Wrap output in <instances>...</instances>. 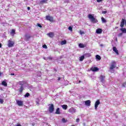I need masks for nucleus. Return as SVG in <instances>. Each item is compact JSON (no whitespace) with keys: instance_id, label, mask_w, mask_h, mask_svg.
<instances>
[{"instance_id":"nucleus-18","label":"nucleus","mask_w":126,"mask_h":126,"mask_svg":"<svg viewBox=\"0 0 126 126\" xmlns=\"http://www.w3.org/2000/svg\"><path fill=\"white\" fill-rule=\"evenodd\" d=\"M48 2V0H41L40 1V4H43V3H47Z\"/></svg>"},{"instance_id":"nucleus-8","label":"nucleus","mask_w":126,"mask_h":126,"mask_svg":"<svg viewBox=\"0 0 126 126\" xmlns=\"http://www.w3.org/2000/svg\"><path fill=\"white\" fill-rule=\"evenodd\" d=\"M75 112H76V110L73 107H71L68 110V112L71 113V114H74Z\"/></svg>"},{"instance_id":"nucleus-50","label":"nucleus","mask_w":126,"mask_h":126,"mask_svg":"<svg viewBox=\"0 0 126 126\" xmlns=\"http://www.w3.org/2000/svg\"><path fill=\"white\" fill-rule=\"evenodd\" d=\"M100 47H103V44H100Z\"/></svg>"},{"instance_id":"nucleus-49","label":"nucleus","mask_w":126,"mask_h":126,"mask_svg":"<svg viewBox=\"0 0 126 126\" xmlns=\"http://www.w3.org/2000/svg\"><path fill=\"white\" fill-rule=\"evenodd\" d=\"M0 48H1V43H0Z\"/></svg>"},{"instance_id":"nucleus-28","label":"nucleus","mask_w":126,"mask_h":126,"mask_svg":"<svg viewBox=\"0 0 126 126\" xmlns=\"http://www.w3.org/2000/svg\"><path fill=\"white\" fill-rule=\"evenodd\" d=\"M85 57H87V58H89V57H91V54L90 53H87L85 54Z\"/></svg>"},{"instance_id":"nucleus-5","label":"nucleus","mask_w":126,"mask_h":126,"mask_svg":"<svg viewBox=\"0 0 126 126\" xmlns=\"http://www.w3.org/2000/svg\"><path fill=\"white\" fill-rule=\"evenodd\" d=\"M8 47L9 48H11L13 47V45H14V42H13V41L8 40Z\"/></svg>"},{"instance_id":"nucleus-12","label":"nucleus","mask_w":126,"mask_h":126,"mask_svg":"<svg viewBox=\"0 0 126 126\" xmlns=\"http://www.w3.org/2000/svg\"><path fill=\"white\" fill-rule=\"evenodd\" d=\"M31 38V36H30V34H27L25 35V39L26 41H28L29 39Z\"/></svg>"},{"instance_id":"nucleus-10","label":"nucleus","mask_w":126,"mask_h":126,"mask_svg":"<svg viewBox=\"0 0 126 126\" xmlns=\"http://www.w3.org/2000/svg\"><path fill=\"white\" fill-rule=\"evenodd\" d=\"M100 80L101 81V82H102V83H104L105 82V76L101 75L100 77Z\"/></svg>"},{"instance_id":"nucleus-26","label":"nucleus","mask_w":126,"mask_h":126,"mask_svg":"<svg viewBox=\"0 0 126 126\" xmlns=\"http://www.w3.org/2000/svg\"><path fill=\"white\" fill-rule=\"evenodd\" d=\"M95 58L96 60H98V61H100V60H101V56L98 55L95 56Z\"/></svg>"},{"instance_id":"nucleus-42","label":"nucleus","mask_w":126,"mask_h":126,"mask_svg":"<svg viewBox=\"0 0 126 126\" xmlns=\"http://www.w3.org/2000/svg\"><path fill=\"white\" fill-rule=\"evenodd\" d=\"M62 122H63V123L65 122V119H64V118L62 119Z\"/></svg>"},{"instance_id":"nucleus-15","label":"nucleus","mask_w":126,"mask_h":126,"mask_svg":"<svg viewBox=\"0 0 126 126\" xmlns=\"http://www.w3.org/2000/svg\"><path fill=\"white\" fill-rule=\"evenodd\" d=\"M25 83H26V82L25 81H19L18 83V84L19 85H21L22 87L23 86V85H24V84H25Z\"/></svg>"},{"instance_id":"nucleus-24","label":"nucleus","mask_w":126,"mask_h":126,"mask_svg":"<svg viewBox=\"0 0 126 126\" xmlns=\"http://www.w3.org/2000/svg\"><path fill=\"white\" fill-rule=\"evenodd\" d=\"M79 48H85V45H84V44H83V43H80L79 44Z\"/></svg>"},{"instance_id":"nucleus-17","label":"nucleus","mask_w":126,"mask_h":126,"mask_svg":"<svg viewBox=\"0 0 126 126\" xmlns=\"http://www.w3.org/2000/svg\"><path fill=\"white\" fill-rule=\"evenodd\" d=\"M96 33L97 34H101L102 33V29H98L96 30Z\"/></svg>"},{"instance_id":"nucleus-3","label":"nucleus","mask_w":126,"mask_h":126,"mask_svg":"<svg viewBox=\"0 0 126 126\" xmlns=\"http://www.w3.org/2000/svg\"><path fill=\"white\" fill-rule=\"evenodd\" d=\"M116 67V62L115 61H112L111 63V64L110 65V67L109 69L112 70V69H114Z\"/></svg>"},{"instance_id":"nucleus-40","label":"nucleus","mask_w":126,"mask_h":126,"mask_svg":"<svg viewBox=\"0 0 126 126\" xmlns=\"http://www.w3.org/2000/svg\"><path fill=\"white\" fill-rule=\"evenodd\" d=\"M80 33L81 34V35H83V34H84V32H82V31H80Z\"/></svg>"},{"instance_id":"nucleus-30","label":"nucleus","mask_w":126,"mask_h":126,"mask_svg":"<svg viewBox=\"0 0 126 126\" xmlns=\"http://www.w3.org/2000/svg\"><path fill=\"white\" fill-rule=\"evenodd\" d=\"M36 103L37 105H39V104H40V100H39V99L37 98L36 99Z\"/></svg>"},{"instance_id":"nucleus-32","label":"nucleus","mask_w":126,"mask_h":126,"mask_svg":"<svg viewBox=\"0 0 126 126\" xmlns=\"http://www.w3.org/2000/svg\"><path fill=\"white\" fill-rule=\"evenodd\" d=\"M15 33V30H12L11 32V34H14Z\"/></svg>"},{"instance_id":"nucleus-22","label":"nucleus","mask_w":126,"mask_h":126,"mask_svg":"<svg viewBox=\"0 0 126 126\" xmlns=\"http://www.w3.org/2000/svg\"><path fill=\"white\" fill-rule=\"evenodd\" d=\"M2 85H3V86L6 87L7 86V83H6V82L3 81L1 83Z\"/></svg>"},{"instance_id":"nucleus-51","label":"nucleus","mask_w":126,"mask_h":126,"mask_svg":"<svg viewBox=\"0 0 126 126\" xmlns=\"http://www.w3.org/2000/svg\"><path fill=\"white\" fill-rule=\"evenodd\" d=\"M11 75H14V73H11Z\"/></svg>"},{"instance_id":"nucleus-23","label":"nucleus","mask_w":126,"mask_h":126,"mask_svg":"<svg viewBox=\"0 0 126 126\" xmlns=\"http://www.w3.org/2000/svg\"><path fill=\"white\" fill-rule=\"evenodd\" d=\"M18 90L19 92H20V93H22V92L23 91V87L21 86L20 88L18 89Z\"/></svg>"},{"instance_id":"nucleus-48","label":"nucleus","mask_w":126,"mask_h":126,"mask_svg":"<svg viewBox=\"0 0 126 126\" xmlns=\"http://www.w3.org/2000/svg\"><path fill=\"white\" fill-rule=\"evenodd\" d=\"M43 59H44V60H45L46 61H47V58H46L44 57Z\"/></svg>"},{"instance_id":"nucleus-31","label":"nucleus","mask_w":126,"mask_h":126,"mask_svg":"<svg viewBox=\"0 0 126 126\" xmlns=\"http://www.w3.org/2000/svg\"><path fill=\"white\" fill-rule=\"evenodd\" d=\"M29 96H30V94L28 93L26 94L25 95V97H29Z\"/></svg>"},{"instance_id":"nucleus-35","label":"nucleus","mask_w":126,"mask_h":126,"mask_svg":"<svg viewBox=\"0 0 126 126\" xmlns=\"http://www.w3.org/2000/svg\"><path fill=\"white\" fill-rule=\"evenodd\" d=\"M122 36H123V33H120L119 34H118V37H122Z\"/></svg>"},{"instance_id":"nucleus-52","label":"nucleus","mask_w":126,"mask_h":126,"mask_svg":"<svg viewBox=\"0 0 126 126\" xmlns=\"http://www.w3.org/2000/svg\"><path fill=\"white\" fill-rule=\"evenodd\" d=\"M1 76V73H0V76Z\"/></svg>"},{"instance_id":"nucleus-27","label":"nucleus","mask_w":126,"mask_h":126,"mask_svg":"<svg viewBox=\"0 0 126 126\" xmlns=\"http://www.w3.org/2000/svg\"><path fill=\"white\" fill-rule=\"evenodd\" d=\"M84 60V56H82L80 57V60L79 61L80 62H82V61H83Z\"/></svg>"},{"instance_id":"nucleus-47","label":"nucleus","mask_w":126,"mask_h":126,"mask_svg":"<svg viewBox=\"0 0 126 126\" xmlns=\"http://www.w3.org/2000/svg\"><path fill=\"white\" fill-rule=\"evenodd\" d=\"M28 10H30V7H28Z\"/></svg>"},{"instance_id":"nucleus-43","label":"nucleus","mask_w":126,"mask_h":126,"mask_svg":"<svg viewBox=\"0 0 126 126\" xmlns=\"http://www.w3.org/2000/svg\"><path fill=\"white\" fill-rule=\"evenodd\" d=\"M102 0H96V1L97 2H101V1H102Z\"/></svg>"},{"instance_id":"nucleus-21","label":"nucleus","mask_w":126,"mask_h":126,"mask_svg":"<svg viewBox=\"0 0 126 126\" xmlns=\"http://www.w3.org/2000/svg\"><path fill=\"white\" fill-rule=\"evenodd\" d=\"M62 107L63 110H66L67 109V105L64 104L62 105Z\"/></svg>"},{"instance_id":"nucleus-14","label":"nucleus","mask_w":126,"mask_h":126,"mask_svg":"<svg viewBox=\"0 0 126 126\" xmlns=\"http://www.w3.org/2000/svg\"><path fill=\"white\" fill-rule=\"evenodd\" d=\"M113 51H114L115 52V53H116V54H117V55H119V51H118V49H117V47H113Z\"/></svg>"},{"instance_id":"nucleus-4","label":"nucleus","mask_w":126,"mask_h":126,"mask_svg":"<svg viewBox=\"0 0 126 126\" xmlns=\"http://www.w3.org/2000/svg\"><path fill=\"white\" fill-rule=\"evenodd\" d=\"M54 110L55 108L54 106V104H51L49 107V111L50 112V113H53Z\"/></svg>"},{"instance_id":"nucleus-2","label":"nucleus","mask_w":126,"mask_h":126,"mask_svg":"<svg viewBox=\"0 0 126 126\" xmlns=\"http://www.w3.org/2000/svg\"><path fill=\"white\" fill-rule=\"evenodd\" d=\"M16 102L18 106H19L20 107H22V106H23V104L24 103V101L23 100H16Z\"/></svg>"},{"instance_id":"nucleus-6","label":"nucleus","mask_w":126,"mask_h":126,"mask_svg":"<svg viewBox=\"0 0 126 126\" xmlns=\"http://www.w3.org/2000/svg\"><path fill=\"white\" fill-rule=\"evenodd\" d=\"M99 105H100V100H97L95 102V104H94L95 110H97V108H98V106H99Z\"/></svg>"},{"instance_id":"nucleus-9","label":"nucleus","mask_w":126,"mask_h":126,"mask_svg":"<svg viewBox=\"0 0 126 126\" xmlns=\"http://www.w3.org/2000/svg\"><path fill=\"white\" fill-rule=\"evenodd\" d=\"M85 104L86 106H88V107H89L91 104V101H90V100H88L85 101Z\"/></svg>"},{"instance_id":"nucleus-29","label":"nucleus","mask_w":126,"mask_h":126,"mask_svg":"<svg viewBox=\"0 0 126 126\" xmlns=\"http://www.w3.org/2000/svg\"><path fill=\"white\" fill-rule=\"evenodd\" d=\"M61 45H65V44H66V41L63 40L61 42Z\"/></svg>"},{"instance_id":"nucleus-38","label":"nucleus","mask_w":126,"mask_h":126,"mask_svg":"<svg viewBox=\"0 0 126 126\" xmlns=\"http://www.w3.org/2000/svg\"><path fill=\"white\" fill-rule=\"evenodd\" d=\"M80 121V120L79 119V118H77V119L76 120V123H79Z\"/></svg>"},{"instance_id":"nucleus-36","label":"nucleus","mask_w":126,"mask_h":126,"mask_svg":"<svg viewBox=\"0 0 126 126\" xmlns=\"http://www.w3.org/2000/svg\"><path fill=\"white\" fill-rule=\"evenodd\" d=\"M37 26L38 27H39L40 28H42V25H41V24H37Z\"/></svg>"},{"instance_id":"nucleus-37","label":"nucleus","mask_w":126,"mask_h":126,"mask_svg":"<svg viewBox=\"0 0 126 126\" xmlns=\"http://www.w3.org/2000/svg\"><path fill=\"white\" fill-rule=\"evenodd\" d=\"M42 47L44 49H47V45H46V44L43 45Z\"/></svg>"},{"instance_id":"nucleus-46","label":"nucleus","mask_w":126,"mask_h":126,"mask_svg":"<svg viewBox=\"0 0 126 126\" xmlns=\"http://www.w3.org/2000/svg\"><path fill=\"white\" fill-rule=\"evenodd\" d=\"M61 78H61V77L58 78V81H60V80H61Z\"/></svg>"},{"instance_id":"nucleus-1","label":"nucleus","mask_w":126,"mask_h":126,"mask_svg":"<svg viewBox=\"0 0 126 126\" xmlns=\"http://www.w3.org/2000/svg\"><path fill=\"white\" fill-rule=\"evenodd\" d=\"M88 18H89V19H90L91 22H93V23H97V22H98V20L95 19V18H94V16L92 14H89L88 15Z\"/></svg>"},{"instance_id":"nucleus-39","label":"nucleus","mask_w":126,"mask_h":126,"mask_svg":"<svg viewBox=\"0 0 126 126\" xmlns=\"http://www.w3.org/2000/svg\"><path fill=\"white\" fill-rule=\"evenodd\" d=\"M102 13L103 14H106V13H107V11H103L102 12Z\"/></svg>"},{"instance_id":"nucleus-53","label":"nucleus","mask_w":126,"mask_h":126,"mask_svg":"<svg viewBox=\"0 0 126 126\" xmlns=\"http://www.w3.org/2000/svg\"><path fill=\"white\" fill-rule=\"evenodd\" d=\"M79 83H80L81 82V81H79Z\"/></svg>"},{"instance_id":"nucleus-7","label":"nucleus","mask_w":126,"mask_h":126,"mask_svg":"<svg viewBox=\"0 0 126 126\" xmlns=\"http://www.w3.org/2000/svg\"><path fill=\"white\" fill-rule=\"evenodd\" d=\"M46 17L47 20L50 21V22H52V21H54V18L53 17L50 16H46Z\"/></svg>"},{"instance_id":"nucleus-54","label":"nucleus","mask_w":126,"mask_h":126,"mask_svg":"<svg viewBox=\"0 0 126 126\" xmlns=\"http://www.w3.org/2000/svg\"><path fill=\"white\" fill-rule=\"evenodd\" d=\"M125 24H126V22H125Z\"/></svg>"},{"instance_id":"nucleus-11","label":"nucleus","mask_w":126,"mask_h":126,"mask_svg":"<svg viewBox=\"0 0 126 126\" xmlns=\"http://www.w3.org/2000/svg\"><path fill=\"white\" fill-rule=\"evenodd\" d=\"M91 70L94 72L98 71V70H99V68L97 67H94L91 68Z\"/></svg>"},{"instance_id":"nucleus-41","label":"nucleus","mask_w":126,"mask_h":126,"mask_svg":"<svg viewBox=\"0 0 126 126\" xmlns=\"http://www.w3.org/2000/svg\"><path fill=\"white\" fill-rule=\"evenodd\" d=\"M123 87H126V83H124L123 84Z\"/></svg>"},{"instance_id":"nucleus-20","label":"nucleus","mask_w":126,"mask_h":126,"mask_svg":"<svg viewBox=\"0 0 126 126\" xmlns=\"http://www.w3.org/2000/svg\"><path fill=\"white\" fill-rule=\"evenodd\" d=\"M55 114H56L57 115H60V114H61V111H60V108H58L57 109Z\"/></svg>"},{"instance_id":"nucleus-25","label":"nucleus","mask_w":126,"mask_h":126,"mask_svg":"<svg viewBox=\"0 0 126 126\" xmlns=\"http://www.w3.org/2000/svg\"><path fill=\"white\" fill-rule=\"evenodd\" d=\"M101 21L102 23H106L107 22V21L106 20V19H105V18H104L103 17L101 18Z\"/></svg>"},{"instance_id":"nucleus-13","label":"nucleus","mask_w":126,"mask_h":126,"mask_svg":"<svg viewBox=\"0 0 126 126\" xmlns=\"http://www.w3.org/2000/svg\"><path fill=\"white\" fill-rule=\"evenodd\" d=\"M47 35L49 36V37H50V38H53V37H54V32H49L47 33Z\"/></svg>"},{"instance_id":"nucleus-19","label":"nucleus","mask_w":126,"mask_h":126,"mask_svg":"<svg viewBox=\"0 0 126 126\" xmlns=\"http://www.w3.org/2000/svg\"><path fill=\"white\" fill-rule=\"evenodd\" d=\"M120 31H122L123 33H126V29L122 28L120 29Z\"/></svg>"},{"instance_id":"nucleus-34","label":"nucleus","mask_w":126,"mask_h":126,"mask_svg":"<svg viewBox=\"0 0 126 126\" xmlns=\"http://www.w3.org/2000/svg\"><path fill=\"white\" fill-rule=\"evenodd\" d=\"M68 30H69L70 31H71V32H72V27H69V28H68Z\"/></svg>"},{"instance_id":"nucleus-33","label":"nucleus","mask_w":126,"mask_h":126,"mask_svg":"<svg viewBox=\"0 0 126 126\" xmlns=\"http://www.w3.org/2000/svg\"><path fill=\"white\" fill-rule=\"evenodd\" d=\"M3 99L0 98V104H3Z\"/></svg>"},{"instance_id":"nucleus-44","label":"nucleus","mask_w":126,"mask_h":126,"mask_svg":"<svg viewBox=\"0 0 126 126\" xmlns=\"http://www.w3.org/2000/svg\"><path fill=\"white\" fill-rule=\"evenodd\" d=\"M15 126H21V125H20L19 124H18L16 125Z\"/></svg>"},{"instance_id":"nucleus-16","label":"nucleus","mask_w":126,"mask_h":126,"mask_svg":"<svg viewBox=\"0 0 126 126\" xmlns=\"http://www.w3.org/2000/svg\"><path fill=\"white\" fill-rule=\"evenodd\" d=\"M124 25H125V19H122L121 25H120V27L123 28L124 27Z\"/></svg>"},{"instance_id":"nucleus-45","label":"nucleus","mask_w":126,"mask_h":126,"mask_svg":"<svg viewBox=\"0 0 126 126\" xmlns=\"http://www.w3.org/2000/svg\"><path fill=\"white\" fill-rule=\"evenodd\" d=\"M69 1V0H65V2H68Z\"/></svg>"}]
</instances>
